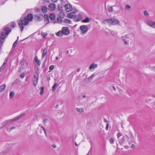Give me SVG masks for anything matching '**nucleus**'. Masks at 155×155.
I'll use <instances>...</instances> for the list:
<instances>
[{"label": "nucleus", "instance_id": "nucleus-54", "mask_svg": "<svg viewBox=\"0 0 155 155\" xmlns=\"http://www.w3.org/2000/svg\"><path fill=\"white\" fill-rule=\"evenodd\" d=\"M88 79H89V80H90V81H91V78H90V77H88Z\"/></svg>", "mask_w": 155, "mask_h": 155}, {"label": "nucleus", "instance_id": "nucleus-35", "mask_svg": "<svg viewBox=\"0 0 155 155\" xmlns=\"http://www.w3.org/2000/svg\"><path fill=\"white\" fill-rule=\"evenodd\" d=\"M108 10L110 12H111L113 11V8L112 7H110L108 8Z\"/></svg>", "mask_w": 155, "mask_h": 155}, {"label": "nucleus", "instance_id": "nucleus-47", "mask_svg": "<svg viewBox=\"0 0 155 155\" xmlns=\"http://www.w3.org/2000/svg\"><path fill=\"white\" fill-rule=\"evenodd\" d=\"M152 70L155 72V66L151 68Z\"/></svg>", "mask_w": 155, "mask_h": 155}, {"label": "nucleus", "instance_id": "nucleus-20", "mask_svg": "<svg viewBox=\"0 0 155 155\" xmlns=\"http://www.w3.org/2000/svg\"><path fill=\"white\" fill-rule=\"evenodd\" d=\"M88 30H80L79 32L81 35L84 34L86 33L87 31Z\"/></svg>", "mask_w": 155, "mask_h": 155}, {"label": "nucleus", "instance_id": "nucleus-17", "mask_svg": "<svg viewBox=\"0 0 155 155\" xmlns=\"http://www.w3.org/2000/svg\"><path fill=\"white\" fill-rule=\"evenodd\" d=\"M47 8L46 6H43L42 7L41 10L44 13H45L47 12Z\"/></svg>", "mask_w": 155, "mask_h": 155}, {"label": "nucleus", "instance_id": "nucleus-8", "mask_svg": "<svg viewBox=\"0 0 155 155\" xmlns=\"http://www.w3.org/2000/svg\"><path fill=\"white\" fill-rule=\"evenodd\" d=\"M145 21L149 25L155 28V21L150 20H146Z\"/></svg>", "mask_w": 155, "mask_h": 155}, {"label": "nucleus", "instance_id": "nucleus-15", "mask_svg": "<svg viewBox=\"0 0 155 155\" xmlns=\"http://www.w3.org/2000/svg\"><path fill=\"white\" fill-rule=\"evenodd\" d=\"M49 18L52 21H54L56 18L55 15L54 13L50 14L49 15Z\"/></svg>", "mask_w": 155, "mask_h": 155}, {"label": "nucleus", "instance_id": "nucleus-29", "mask_svg": "<svg viewBox=\"0 0 155 155\" xmlns=\"http://www.w3.org/2000/svg\"><path fill=\"white\" fill-rule=\"evenodd\" d=\"M33 79H38V74L37 72H36L34 74Z\"/></svg>", "mask_w": 155, "mask_h": 155}, {"label": "nucleus", "instance_id": "nucleus-9", "mask_svg": "<svg viewBox=\"0 0 155 155\" xmlns=\"http://www.w3.org/2000/svg\"><path fill=\"white\" fill-rule=\"evenodd\" d=\"M39 127H38V130L37 132L39 134H41L42 133V130H43L46 135L47 134L46 131L45 127L42 126H41L40 125H39Z\"/></svg>", "mask_w": 155, "mask_h": 155}, {"label": "nucleus", "instance_id": "nucleus-59", "mask_svg": "<svg viewBox=\"0 0 155 155\" xmlns=\"http://www.w3.org/2000/svg\"><path fill=\"white\" fill-rule=\"evenodd\" d=\"M87 155H89V153L88 152L87 154Z\"/></svg>", "mask_w": 155, "mask_h": 155}, {"label": "nucleus", "instance_id": "nucleus-23", "mask_svg": "<svg viewBox=\"0 0 155 155\" xmlns=\"http://www.w3.org/2000/svg\"><path fill=\"white\" fill-rule=\"evenodd\" d=\"M35 19L36 21H40L42 20V18L39 16L36 15L34 18Z\"/></svg>", "mask_w": 155, "mask_h": 155}, {"label": "nucleus", "instance_id": "nucleus-46", "mask_svg": "<svg viewBox=\"0 0 155 155\" xmlns=\"http://www.w3.org/2000/svg\"><path fill=\"white\" fill-rule=\"evenodd\" d=\"M95 75L94 74H93L91 75L90 76V78H91V81L93 79V78L94 77Z\"/></svg>", "mask_w": 155, "mask_h": 155}, {"label": "nucleus", "instance_id": "nucleus-51", "mask_svg": "<svg viewBox=\"0 0 155 155\" xmlns=\"http://www.w3.org/2000/svg\"><path fill=\"white\" fill-rule=\"evenodd\" d=\"M52 146L54 148H55L56 147V146L55 145H52Z\"/></svg>", "mask_w": 155, "mask_h": 155}, {"label": "nucleus", "instance_id": "nucleus-56", "mask_svg": "<svg viewBox=\"0 0 155 155\" xmlns=\"http://www.w3.org/2000/svg\"><path fill=\"white\" fill-rule=\"evenodd\" d=\"M85 97H86V96H85V95H84V96H83V98H85Z\"/></svg>", "mask_w": 155, "mask_h": 155}, {"label": "nucleus", "instance_id": "nucleus-41", "mask_svg": "<svg viewBox=\"0 0 155 155\" xmlns=\"http://www.w3.org/2000/svg\"><path fill=\"white\" fill-rule=\"evenodd\" d=\"M122 41L125 44H128V41H127L126 39H123Z\"/></svg>", "mask_w": 155, "mask_h": 155}, {"label": "nucleus", "instance_id": "nucleus-18", "mask_svg": "<svg viewBox=\"0 0 155 155\" xmlns=\"http://www.w3.org/2000/svg\"><path fill=\"white\" fill-rule=\"evenodd\" d=\"M38 79H33L32 81L33 85L36 86L37 84Z\"/></svg>", "mask_w": 155, "mask_h": 155}, {"label": "nucleus", "instance_id": "nucleus-27", "mask_svg": "<svg viewBox=\"0 0 155 155\" xmlns=\"http://www.w3.org/2000/svg\"><path fill=\"white\" fill-rule=\"evenodd\" d=\"M125 8L126 10H127V11H130L131 8V7L129 5H126Z\"/></svg>", "mask_w": 155, "mask_h": 155}, {"label": "nucleus", "instance_id": "nucleus-26", "mask_svg": "<svg viewBox=\"0 0 155 155\" xmlns=\"http://www.w3.org/2000/svg\"><path fill=\"white\" fill-rule=\"evenodd\" d=\"M88 27L87 25H81V26L79 28L80 29H88Z\"/></svg>", "mask_w": 155, "mask_h": 155}, {"label": "nucleus", "instance_id": "nucleus-10", "mask_svg": "<svg viewBox=\"0 0 155 155\" xmlns=\"http://www.w3.org/2000/svg\"><path fill=\"white\" fill-rule=\"evenodd\" d=\"M56 8L55 5L54 3H51L49 4L48 6V9L50 11H54Z\"/></svg>", "mask_w": 155, "mask_h": 155}, {"label": "nucleus", "instance_id": "nucleus-31", "mask_svg": "<svg viewBox=\"0 0 155 155\" xmlns=\"http://www.w3.org/2000/svg\"><path fill=\"white\" fill-rule=\"evenodd\" d=\"M58 86V85L56 83H55L52 87V89L53 91H54L55 90V87Z\"/></svg>", "mask_w": 155, "mask_h": 155}, {"label": "nucleus", "instance_id": "nucleus-36", "mask_svg": "<svg viewBox=\"0 0 155 155\" xmlns=\"http://www.w3.org/2000/svg\"><path fill=\"white\" fill-rule=\"evenodd\" d=\"M16 128V127L14 126H12L10 128H7V130L8 131H11V130H12V129H14Z\"/></svg>", "mask_w": 155, "mask_h": 155}, {"label": "nucleus", "instance_id": "nucleus-25", "mask_svg": "<svg viewBox=\"0 0 155 155\" xmlns=\"http://www.w3.org/2000/svg\"><path fill=\"white\" fill-rule=\"evenodd\" d=\"M76 110L79 112L80 113H82L84 111V109L83 108H76Z\"/></svg>", "mask_w": 155, "mask_h": 155}, {"label": "nucleus", "instance_id": "nucleus-48", "mask_svg": "<svg viewBox=\"0 0 155 155\" xmlns=\"http://www.w3.org/2000/svg\"><path fill=\"white\" fill-rule=\"evenodd\" d=\"M62 29H68L67 27H63Z\"/></svg>", "mask_w": 155, "mask_h": 155}, {"label": "nucleus", "instance_id": "nucleus-14", "mask_svg": "<svg viewBox=\"0 0 155 155\" xmlns=\"http://www.w3.org/2000/svg\"><path fill=\"white\" fill-rule=\"evenodd\" d=\"M49 17L48 15L47 14H45L44 15V19L45 22H46L47 24L49 22Z\"/></svg>", "mask_w": 155, "mask_h": 155}, {"label": "nucleus", "instance_id": "nucleus-49", "mask_svg": "<svg viewBox=\"0 0 155 155\" xmlns=\"http://www.w3.org/2000/svg\"><path fill=\"white\" fill-rule=\"evenodd\" d=\"M108 126H109V124H107V126L106 127V129L107 130H108Z\"/></svg>", "mask_w": 155, "mask_h": 155}, {"label": "nucleus", "instance_id": "nucleus-62", "mask_svg": "<svg viewBox=\"0 0 155 155\" xmlns=\"http://www.w3.org/2000/svg\"><path fill=\"white\" fill-rule=\"evenodd\" d=\"M22 30H23L21 29V32H22Z\"/></svg>", "mask_w": 155, "mask_h": 155}, {"label": "nucleus", "instance_id": "nucleus-19", "mask_svg": "<svg viewBox=\"0 0 155 155\" xmlns=\"http://www.w3.org/2000/svg\"><path fill=\"white\" fill-rule=\"evenodd\" d=\"M35 61L36 63L38 65H40L41 64V62L38 59V58L37 56H36L35 57Z\"/></svg>", "mask_w": 155, "mask_h": 155}, {"label": "nucleus", "instance_id": "nucleus-13", "mask_svg": "<svg viewBox=\"0 0 155 155\" xmlns=\"http://www.w3.org/2000/svg\"><path fill=\"white\" fill-rule=\"evenodd\" d=\"M97 66V65L94 63H92L89 67V69L91 71H93L95 68H96Z\"/></svg>", "mask_w": 155, "mask_h": 155}, {"label": "nucleus", "instance_id": "nucleus-32", "mask_svg": "<svg viewBox=\"0 0 155 155\" xmlns=\"http://www.w3.org/2000/svg\"><path fill=\"white\" fill-rule=\"evenodd\" d=\"M124 137H123L121 139H119V142L120 144L122 143L124 141Z\"/></svg>", "mask_w": 155, "mask_h": 155}, {"label": "nucleus", "instance_id": "nucleus-39", "mask_svg": "<svg viewBox=\"0 0 155 155\" xmlns=\"http://www.w3.org/2000/svg\"><path fill=\"white\" fill-rule=\"evenodd\" d=\"M41 35L43 37L45 38L47 35V34L46 33H42Z\"/></svg>", "mask_w": 155, "mask_h": 155}, {"label": "nucleus", "instance_id": "nucleus-34", "mask_svg": "<svg viewBox=\"0 0 155 155\" xmlns=\"http://www.w3.org/2000/svg\"><path fill=\"white\" fill-rule=\"evenodd\" d=\"M90 19L88 18H86L85 19L82 21L83 22H88L89 21Z\"/></svg>", "mask_w": 155, "mask_h": 155}, {"label": "nucleus", "instance_id": "nucleus-30", "mask_svg": "<svg viewBox=\"0 0 155 155\" xmlns=\"http://www.w3.org/2000/svg\"><path fill=\"white\" fill-rule=\"evenodd\" d=\"M144 15L146 17H148L149 16V14L147 10H145L143 12Z\"/></svg>", "mask_w": 155, "mask_h": 155}, {"label": "nucleus", "instance_id": "nucleus-28", "mask_svg": "<svg viewBox=\"0 0 155 155\" xmlns=\"http://www.w3.org/2000/svg\"><path fill=\"white\" fill-rule=\"evenodd\" d=\"M15 95V93L13 91H11L10 92L9 94V97L10 98H12Z\"/></svg>", "mask_w": 155, "mask_h": 155}, {"label": "nucleus", "instance_id": "nucleus-63", "mask_svg": "<svg viewBox=\"0 0 155 155\" xmlns=\"http://www.w3.org/2000/svg\"><path fill=\"white\" fill-rule=\"evenodd\" d=\"M21 117V116H20L18 118H17V119H18V118H20Z\"/></svg>", "mask_w": 155, "mask_h": 155}, {"label": "nucleus", "instance_id": "nucleus-22", "mask_svg": "<svg viewBox=\"0 0 155 155\" xmlns=\"http://www.w3.org/2000/svg\"><path fill=\"white\" fill-rule=\"evenodd\" d=\"M63 22L64 23H66L70 24L71 23V21L70 20L67 18H65Z\"/></svg>", "mask_w": 155, "mask_h": 155}, {"label": "nucleus", "instance_id": "nucleus-42", "mask_svg": "<svg viewBox=\"0 0 155 155\" xmlns=\"http://www.w3.org/2000/svg\"><path fill=\"white\" fill-rule=\"evenodd\" d=\"M58 10L60 11L61 12H63V8L62 7L58 6Z\"/></svg>", "mask_w": 155, "mask_h": 155}, {"label": "nucleus", "instance_id": "nucleus-4", "mask_svg": "<svg viewBox=\"0 0 155 155\" xmlns=\"http://www.w3.org/2000/svg\"><path fill=\"white\" fill-rule=\"evenodd\" d=\"M10 31V30H4L0 33V43H3L4 42V39Z\"/></svg>", "mask_w": 155, "mask_h": 155}, {"label": "nucleus", "instance_id": "nucleus-33", "mask_svg": "<svg viewBox=\"0 0 155 155\" xmlns=\"http://www.w3.org/2000/svg\"><path fill=\"white\" fill-rule=\"evenodd\" d=\"M108 33L109 35H115L116 34V33L115 32H114L113 31L110 30L109 31V33L108 32Z\"/></svg>", "mask_w": 155, "mask_h": 155}, {"label": "nucleus", "instance_id": "nucleus-21", "mask_svg": "<svg viewBox=\"0 0 155 155\" xmlns=\"http://www.w3.org/2000/svg\"><path fill=\"white\" fill-rule=\"evenodd\" d=\"M47 53V50L46 49H44L43 51L42 57H45Z\"/></svg>", "mask_w": 155, "mask_h": 155}, {"label": "nucleus", "instance_id": "nucleus-45", "mask_svg": "<svg viewBox=\"0 0 155 155\" xmlns=\"http://www.w3.org/2000/svg\"><path fill=\"white\" fill-rule=\"evenodd\" d=\"M25 76V74L24 73H21L20 75V77L21 78H23Z\"/></svg>", "mask_w": 155, "mask_h": 155}, {"label": "nucleus", "instance_id": "nucleus-57", "mask_svg": "<svg viewBox=\"0 0 155 155\" xmlns=\"http://www.w3.org/2000/svg\"><path fill=\"white\" fill-rule=\"evenodd\" d=\"M75 145L77 146H78V145L77 144V143H75Z\"/></svg>", "mask_w": 155, "mask_h": 155}, {"label": "nucleus", "instance_id": "nucleus-58", "mask_svg": "<svg viewBox=\"0 0 155 155\" xmlns=\"http://www.w3.org/2000/svg\"><path fill=\"white\" fill-rule=\"evenodd\" d=\"M131 138H133L134 137L133 135H131Z\"/></svg>", "mask_w": 155, "mask_h": 155}, {"label": "nucleus", "instance_id": "nucleus-6", "mask_svg": "<svg viewBox=\"0 0 155 155\" xmlns=\"http://www.w3.org/2000/svg\"><path fill=\"white\" fill-rule=\"evenodd\" d=\"M64 7L65 10L68 12H71L72 11H75L76 12H78L75 8H73L70 4H66L64 6Z\"/></svg>", "mask_w": 155, "mask_h": 155}, {"label": "nucleus", "instance_id": "nucleus-3", "mask_svg": "<svg viewBox=\"0 0 155 155\" xmlns=\"http://www.w3.org/2000/svg\"><path fill=\"white\" fill-rule=\"evenodd\" d=\"M104 24H107L109 25H114L119 24V22L118 20L114 18H108L103 21Z\"/></svg>", "mask_w": 155, "mask_h": 155}, {"label": "nucleus", "instance_id": "nucleus-11", "mask_svg": "<svg viewBox=\"0 0 155 155\" xmlns=\"http://www.w3.org/2000/svg\"><path fill=\"white\" fill-rule=\"evenodd\" d=\"M82 18V15L80 14H78L77 15H75L74 17V20L76 21H79Z\"/></svg>", "mask_w": 155, "mask_h": 155}, {"label": "nucleus", "instance_id": "nucleus-61", "mask_svg": "<svg viewBox=\"0 0 155 155\" xmlns=\"http://www.w3.org/2000/svg\"><path fill=\"white\" fill-rule=\"evenodd\" d=\"M22 115H23H23H24V114H22L21 115V116Z\"/></svg>", "mask_w": 155, "mask_h": 155}, {"label": "nucleus", "instance_id": "nucleus-7", "mask_svg": "<svg viewBox=\"0 0 155 155\" xmlns=\"http://www.w3.org/2000/svg\"><path fill=\"white\" fill-rule=\"evenodd\" d=\"M16 24L15 22H12L11 24H8L5 25L3 29H10V28H13L16 26Z\"/></svg>", "mask_w": 155, "mask_h": 155}, {"label": "nucleus", "instance_id": "nucleus-44", "mask_svg": "<svg viewBox=\"0 0 155 155\" xmlns=\"http://www.w3.org/2000/svg\"><path fill=\"white\" fill-rule=\"evenodd\" d=\"M54 66L53 65H51L50 66L49 69L50 70H52L54 68Z\"/></svg>", "mask_w": 155, "mask_h": 155}, {"label": "nucleus", "instance_id": "nucleus-40", "mask_svg": "<svg viewBox=\"0 0 155 155\" xmlns=\"http://www.w3.org/2000/svg\"><path fill=\"white\" fill-rule=\"evenodd\" d=\"M122 135L121 133H118L117 135V136L118 138L119 139H120V137H121Z\"/></svg>", "mask_w": 155, "mask_h": 155}, {"label": "nucleus", "instance_id": "nucleus-5", "mask_svg": "<svg viewBox=\"0 0 155 155\" xmlns=\"http://www.w3.org/2000/svg\"><path fill=\"white\" fill-rule=\"evenodd\" d=\"M69 33V30H61L56 33V34L58 37H62L63 35H68Z\"/></svg>", "mask_w": 155, "mask_h": 155}, {"label": "nucleus", "instance_id": "nucleus-60", "mask_svg": "<svg viewBox=\"0 0 155 155\" xmlns=\"http://www.w3.org/2000/svg\"><path fill=\"white\" fill-rule=\"evenodd\" d=\"M18 38H19V37L18 36V37H17V41H18Z\"/></svg>", "mask_w": 155, "mask_h": 155}, {"label": "nucleus", "instance_id": "nucleus-50", "mask_svg": "<svg viewBox=\"0 0 155 155\" xmlns=\"http://www.w3.org/2000/svg\"><path fill=\"white\" fill-rule=\"evenodd\" d=\"M131 147L132 148H134L135 147V145L134 144H132V145H131Z\"/></svg>", "mask_w": 155, "mask_h": 155}, {"label": "nucleus", "instance_id": "nucleus-53", "mask_svg": "<svg viewBox=\"0 0 155 155\" xmlns=\"http://www.w3.org/2000/svg\"><path fill=\"white\" fill-rule=\"evenodd\" d=\"M112 87L114 89V91L116 90V88H115V87L114 86H113Z\"/></svg>", "mask_w": 155, "mask_h": 155}, {"label": "nucleus", "instance_id": "nucleus-16", "mask_svg": "<svg viewBox=\"0 0 155 155\" xmlns=\"http://www.w3.org/2000/svg\"><path fill=\"white\" fill-rule=\"evenodd\" d=\"M7 60H6V59H5V60L3 65H2V66L0 68V71H3V70H4V68L7 62Z\"/></svg>", "mask_w": 155, "mask_h": 155}, {"label": "nucleus", "instance_id": "nucleus-2", "mask_svg": "<svg viewBox=\"0 0 155 155\" xmlns=\"http://www.w3.org/2000/svg\"><path fill=\"white\" fill-rule=\"evenodd\" d=\"M65 14L63 12H60L57 15V17L53 21L54 24H60L63 21V18H64Z\"/></svg>", "mask_w": 155, "mask_h": 155}, {"label": "nucleus", "instance_id": "nucleus-1", "mask_svg": "<svg viewBox=\"0 0 155 155\" xmlns=\"http://www.w3.org/2000/svg\"><path fill=\"white\" fill-rule=\"evenodd\" d=\"M33 18V16L32 14H28L27 17L24 18L23 19H21L19 21L18 25L21 29H23L24 26H26L28 25L29 21H31Z\"/></svg>", "mask_w": 155, "mask_h": 155}, {"label": "nucleus", "instance_id": "nucleus-43", "mask_svg": "<svg viewBox=\"0 0 155 155\" xmlns=\"http://www.w3.org/2000/svg\"><path fill=\"white\" fill-rule=\"evenodd\" d=\"M110 143L111 144H113L114 142V140L112 138H110Z\"/></svg>", "mask_w": 155, "mask_h": 155}, {"label": "nucleus", "instance_id": "nucleus-38", "mask_svg": "<svg viewBox=\"0 0 155 155\" xmlns=\"http://www.w3.org/2000/svg\"><path fill=\"white\" fill-rule=\"evenodd\" d=\"M40 90H41L40 94L41 95L43 93L44 91V88L43 87H41V88Z\"/></svg>", "mask_w": 155, "mask_h": 155}, {"label": "nucleus", "instance_id": "nucleus-55", "mask_svg": "<svg viewBox=\"0 0 155 155\" xmlns=\"http://www.w3.org/2000/svg\"><path fill=\"white\" fill-rule=\"evenodd\" d=\"M55 58L56 60H58V57H56Z\"/></svg>", "mask_w": 155, "mask_h": 155}, {"label": "nucleus", "instance_id": "nucleus-24", "mask_svg": "<svg viewBox=\"0 0 155 155\" xmlns=\"http://www.w3.org/2000/svg\"><path fill=\"white\" fill-rule=\"evenodd\" d=\"M6 85L5 84H3L0 86V92L3 91L5 88Z\"/></svg>", "mask_w": 155, "mask_h": 155}, {"label": "nucleus", "instance_id": "nucleus-12", "mask_svg": "<svg viewBox=\"0 0 155 155\" xmlns=\"http://www.w3.org/2000/svg\"><path fill=\"white\" fill-rule=\"evenodd\" d=\"M75 11H73V12H69L67 15V17L69 18H72L75 15Z\"/></svg>", "mask_w": 155, "mask_h": 155}, {"label": "nucleus", "instance_id": "nucleus-37", "mask_svg": "<svg viewBox=\"0 0 155 155\" xmlns=\"http://www.w3.org/2000/svg\"><path fill=\"white\" fill-rule=\"evenodd\" d=\"M18 42V41H17V40H16L14 43L13 46H12V48H14L16 46L17 43Z\"/></svg>", "mask_w": 155, "mask_h": 155}, {"label": "nucleus", "instance_id": "nucleus-52", "mask_svg": "<svg viewBox=\"0 0 155 155\" xmlns=\"http://www.w3.org/2000/svg\"><path fill=\"white\" fill-rule=\"evenodd\" d=\"M52 1L54 2H57L58 0H52Z\"/></svg>", "mask_w": 155, "mask_h": 155}]
</instances>
